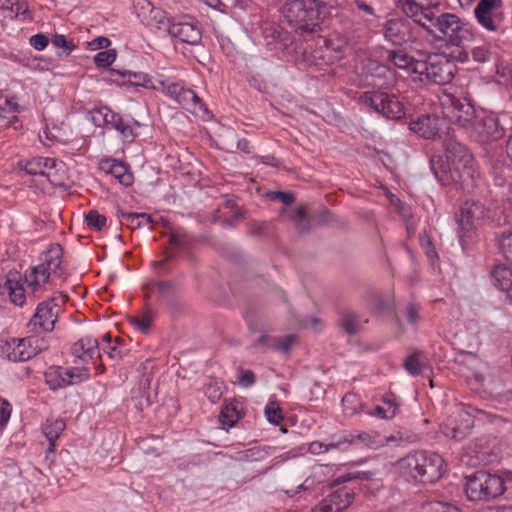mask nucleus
Masks as SVG:
<instances>
[{
    "label": "nucleus",
    "mask_w": 512,
    "mask_h": 512,
    "mask_svg": "<svg viewBox=\"0 0 512 512\" xmlns=\"http://www.w3.org/2000/svg\"><path fill=\"white\" fill-rule=\"evenodd\" d=\"M439 168L440 172L432 161V170L443 185L453 182L464 192L471 193L482 183L472 155L464 145L458 142L450 141L447 144L445 161Z\"/></svg>",
    "instance_id": "1"
},
{
    "label": "nucleus",
    "mask_w": 512,
    "mask_h": 512,
    "mask_svg": "<svg viewBox=\"0 0 512 512\" xmlns=\"http://www.w3.org/2000/svg\"><path fill=\"white\" fill-rule=\"evenodd\" d=\"M456 235L463 251L470 249L478 239L480 227L487 221L500 222L496 208L480 199L464 201L455 213Z\"/></svg>",
    "instance_id": "2"
},
{
    "label": "nucleus",
    "mask_w": 512,
    "mask_h": 512,
    "mask_svg": "<svg viewBox=\"0 0 512 512\" xmlns=\"http://www.w3.org/2000/svg\"><path fill=\"white\" fill-rule=\"evenodd\" d=\"M63 250L59 244L51 245L39 257V263L25 273L28 294L39 298L51 291L64 279Z\"/></svg>",
    "instance_id": "3"
},
{
    "label": "nucleus",
    "mask_w": 512,
    "mask_h": 512,
    "mask_svg": "<svg viewBox=\"0 0 512 512\" xmlns=\"http://www.w3.org/2000/svg\"><path fill=\"white\" fill-rule=\"evenodd\" d=\"M396 470L407 482L432 483L444 473V460L432 452L419 451L401 458Z\"/></svg>",
    "instance_id": "4"
},
{
    "label": "nucleus",
    "mask_w": 512,
    "mask_h": 512,
    "mask_svg": "<svg viewBox=\"0 0 512 512\" xmlns=\"http://www.w3.org/2000/svg\"><path fill=\"white\" fill-rule=\"evenodd\" d=\"M422 27L430 34H439V37L457 48L470 43L474 37L472 26L451 13L437 15L435 12L431 17V23L426 22Z\"/></svg>",
    "instance_id": "5"
},
{
    "label": "nucleus",
    "mask_w": 512,
    "mask_h": 512,
    "mask_svg": "<svg viewBox=\"0 0 512 512\" xmlns=\"http://www.w3.org/2000/svg\"><path fill=\"white\" fill-rule=\"evenodd\" d=\"M495 419L496 416L486 411L464 405H455L442 423L441 431L446 437L460 441L471 432L475 421L492 422Z\"/></svg>",
    "instance_id": "6"
},
{
    "label": "nucleus",
    "mask_w": 512,
    "mask_h": 512,
    "mask_svg": "<svg viewBox=\"0 0 512 512\" xmlns=\"http://www.w3.org/2000/svg\"><path fill=\"white\" fill-rule=\"evenodd\" d=\"M439 103L443 116L452 124L466 131L476 118L471 100L453 87L444 89L439 95Z\"/></svg>",
    "instance_id": "7"
},
{
    "label": "nucleus",
    "mask_w": 512,
    "mask_h": 512,
    "mask_svg": "<svg viewBox=\"0 0 512 512\" xmlns=\"http://www.w3.org/2000/svg\"><path fill=\"white\" fill-rule=\"evenodd\" d=\"M282 15L291 27L303 32H314L320 25V12L313 0H285Z\"/></svg>",
    "instance_id": "8"
},
{
    "label": "nucleus",
    "mask_w": 512,
    "mask_h": 512,
    "mask_svg": "<svg viewBox=\"0 0 512 512\" xmlns=\"http://www.w3.org/2000/svg\"><path fill=\"white\" fill-rule=\"evenodd\" d=\"M502 477L486 471H477L466 477L465 492L471 501H488L505 491Z\"/></svg>",
    "instance_id": "9"
},
{
    "label": "nucleus",
    "mask_w": 512,
    "mask_h": 512,
    "mask_svg": "<svg viewBox=\"0 0 512 512\" xmlns=\"http://www.w3.org/2000/svg\"><path fill=\"white\" fill-rule=\"evenodd\" d=\"M454 66L442 55H431L416 64L415 81L443 85L453 78Z\"/></svg>",
    "instance_id": "10"
},
{
    "label": "nucleus",
    "mask_w": 512,
    "mask_h": 512,
    "mask_svg": "<svg viewBox=\"0 0 512 512\" xmlns=\"http://www.w3.org/2000/svg\"><path fill=\"white\" fill-rule=\"evenodd\" d=\"M66 296L60 294L40 302L35 314L28 322V329L33 333L51 332L65 304Z\"/></svg>",
    "instance_id": "11"
},
{
    "label": "nucleus",
    "mask_w": 512,
    "mask_h": 512,
    "mask_svg": "<svg viewBox=\"0 0 512 512\" xmlns=\"http://www.w3.org/2000/svg\"><path fill=\"white\" fill-rule=\"evenodd\" d=\"M506 115H500L491 111H483L471 123L467 130L480 143H488L501 139L505 134Z\"/></svg>",
    "instance_id": "12"
},
{
    "label": "nucleus",
    "mask_w": 512,
    "mask_h": 512,
    "mask_svg": "<svg viewBox=\"0 0 512 512\" xmlns=\"http://www.w3.org/2000/svg\"><path fill=\"white\" fill-rule=\"evenodd\" d=\"M46 348L45 341L39 336L12 338L1 346L2 353L13 362H23L36 356Z\"/></svg>",
    "instance_id": "13"
},
{
    "label": "nucleus",
    "mask_w": 512,
    "mask_h": 512,
    "mask_svg": "<svg viewBox=\"0 0 512 512\" xmlns=\"http://www.w3.org/2000/svg\"><path fill=\"white\" fill-rule=\"evenodd\" d=\"M361 100L388 119L398 120L405 115L404 105L395 95L367 91L361 96Z\"/></svg>",
    "instance_id": "14"
},
{
    "label": "nucleus",
    "mask_w": 512,
    "mask_h": 512,
    "mask_svg": "<svg viewBox=\"0 0 512 512\" xmlns=\"http://www.w3.org/2000/svg\"><path fill=\"white\" fill-rule=\"evenodd\" d=\"M159 84V89L164 95L173 99L184 108L189 109L194 113L202 109L205 110L201 99L193 90L185 87L182 81L166 79L160 81Z\"/></svg>",
    "instance_id": "15"
},
{
    "label": "nucleus",
    "mask_w": 512,
    "mask_h": 512,
    "mask_svg": "<svg viewBox=\"0 0 512 512\" xmlns=\"http://www.w3.org/2000/svg\"><path fill=\"white\" fill-rule=\"evenodd\" d=\"M44 376L49 388L57 390L86 381L89 379L90 374L85 368L67 369L60 366H51L46 370Z\"/></svg>",
    "instance_id": "16"
},
{
    "label": "nucleus",
    "mask_w": 512,
    "mask_h": 512,
    "mask_svg": "<svg viewBox=\"0 0 512 512\" xmlns=\"http://www.w3.org/2000/svg\"><path fill=\"white\" fill-rule=\"evenodd\" d=\"M396 6L414 22L423 26L431 23V17L438 12L440 0H393Z\"/></svg>",
    "instance_id": "17"
},
{
    "label": "nucleus",
    "mask_w": 512,
    "mask_h": 512,
    "mask_svg": "<svg viewBox=\"0 0 512 512\" xmlns=\"http://www.w3.org/2000/svg\"><path fill=\"white\" fill-rule=\"evenodd\" d=\"M367 86L375 88H389L396 84V73L390 66L381 64L375 60H368L362 68Z\"/></svg>",
    "instance_id": "18"
},
{
    "label": "nucleus",
    "mask_w": 512,
    "mask_h": 512,
    "mask_svg": "<svg viewBox=\"0 0 512 512\" xmlns=\"http://www.w3.org/2000/svg\"><path fill=\"white\" fill-rule=\"evenodd\" d=\"M136 9L138 18L150 30L168 32L172 22L161 8L153 6L147 0H139Z\"/></svg>",
    "instance_id": "19"
},
{
    "label": "nucleus",
    "mask_w": 512,
    "mask_h": 512,
    "mask_svg": "<svg viewBox=\"0 0 512 512\" xmlns=\"http://www.w3.org/2000/svg\"><path fill=\"white\" fill-rule=\"evenodd\" d=\"M502 0H479L474 13L478 23L488 31H496L502 23Z\"/></svg>",
    "instance_id": "20"
},
{
    "label": "nucleus",
    "mask_w": 512,
    "mask_h": 512,
    "mask_svg": "<svg viewBox=\"0 0 512 512\" xmlns=\"http://www.w3.org/2000/svg\"><path fill=\"white\" fill-rule=\"evenodd\" d=\"M382 57L390 65L411 76L415 81L416 64H420L421 60L415 59L410 53L403 49L385 50Z\"/></svg>",
    "instance_id": "21"
},
{
    "label": "nucleus",
    "mask_w": 512,
    "mask_h": 512,
    "mask_svg": "<svg viewBox=\"0 0 512 512\" xmlns=\"http://www.w3.org/2000/svg\"><path fill=\"white\" fill-rule=\"evenodd\" d=\"M353 499V490L344 486L328 495L320 504V510L322 512H343L351 505Z\"/></svg>",
    "instance_id": "22"
},
{
    "label": "nucleus",
    "mask_w": 512,
    "mask_h": 512,
    "mask_svg": "<svg viewBox=\"0 0 512 512\" xmlns=\"http://www.w3.org/2000/svg\"><path fill=\"white\" fill-rule=\"evenodd\" d=\"M179 41L196 45L201 41L200 28L192 22H172L167 32Z\"/></svg>",
    "instance_id": "23"
},
{
    "label": "nucleus",
    "mask_w": 512,
    "mask_h": 512,
    "mask_svg": "<svg viewBox=\"0 0 512 512\" xmlns=\"http://www.w3.org/2000/svg\"><path fill=\"white\" fill-rule=\"evenodd\" d=\"M72 354L82 363H88L95 356L100 357V341L92 336H85L74 343Z\"/></svg>",
    "instance_id": "24"
},
{
    "label": "nucleus",
    "mask_w": 512,
    "mask_h": 512,
    "mask_svg": "<svg viewBox=\"0 0 512 512\" xmlns=\"http://www.w3.org/2000/svg\"><path fill=\"white\" fill-rule=\"evenodd\" d=\"M409 35L408 23L401 18L387 20L384 26V37L394 45H400L406 41Z\"/></svg>",
    "instance_id": "25"
},
{
    "label": "nucleus",
    "mask_w": 512,
    "mask_h": 512,
    "mask_svg": "<svg viewBox=\"0 0 512 512\" xmlns=\"http://www.w3.org/2000/svg\"><path fill=\"white\" fill-rule=\"evenodd\" d=\"M381 402V405L376 406L367 413L372 417L385 420L392 419L399 413L401 401L394 394H385Z\"/></svg>",
    "instance_id": "26"
},
{
    "label": "nucleus",
    "mask_w": 512,
    "mask_h": 512,
    "mask_svg": "<svg viewBox=\"0 0 512 512\" xmlns=\"http://www.w3.org/2000/svg\"><path fill=\"white\" fill-rule=\"evenodd\" d=\"M409 128L425 139H433L438 133V119L430 115H421L412 120Z\"/></svg>",
    "instance_id": "27"
},
{
    "label": "nucleus",
    "mask_w": 512,
    "mask_h": 512,
    "mask_svg": "<svg viewBox=\"0 0 512 512\" xmlns=\"http://www.w3.org/2000/svg\"><path fill=\"white\" fill-rule=\"evenodd\" d=\"M353 439L346 435L333 436L327 443L313 441L308 445V451L314 455H320L330 450H346L349 448Z\"/></svg>",
    "instance_id": "28"
},
{
    "label": "nucleus",
    "mask_w": 512,
    "mask_h": 512,
    "mask_svg": "<svg viewBox=\"0 0 512 512\" xmlns=\"http://www.w3.org/2000/svg\"><path fill=\"white\" fill-rule=\"evenodd\" d=\"M0 293L9 297L10 301L22 306L25 303V289L16 275H10L4 283L0 285Z\"/></svg>",
    "instance_id": "29"
},
{
    "label": "nucleus",
    "mask_w": 512,
    "mask_h": 512,
    "mask_svg": "<svg viewBox=\"0 0 512 512\" xmlns=\"http://www.w3.org/2000/svg\"><path fill=\"white\" fill-rule=\"evenodd\" d=\"M492 278L495 287L504 292L512 302V268L506 265H497L493 270Z\"/></svg>",
    "instance_id": "30"
},
{
    "label": "nucleus",
    "mask_w": 512,
    "mask_h": 512,
    "mask_svg": "<svg viewBox=\"0 0 512 512\" xmlns=\"http://www.w3.org/2000/svg\"><path fill=\"white\" fill-rule=\"evenodd\" d=\"M349 11L355 19H358L366 26L371 25L377 19L375 9L364 0H353L350 2Z\"/></svg>",
    "instance_id": "31"
},
{
    "label": "nucleus",
    "mask_w": 512,
    "mask_h": 512,
    "mask_svg": "<svg viewBox=\"0 0 512 512\" xmlns=\"http://www.w3.org/2000/svg\"><path fill=\"white\" fill-rule=\"evenodd\" d=\"M56 166V161L48 157H35L25 164V171L30 175L49 177V171Z\"/></svg>",
    "instance_id": "32"
},
{
    "label": "nucleus",
    "mask_w": 512,
    "mask_h": 512,
    "mask_svg": "<svg viewBox=\"0 0 512 512\" xmlns=\"http://www.w3.org/2000/svg\"><path fill=\"white\" fill-rule=\"evenodd\" d=\"M118 218L120 219L122 225H126L132 230L148 226L152 223V217L147 213L120 211L118 213Z\"/></svg>",
    "instance_id": "33"
},
{
    "label": "nucleus",
    "mask_w": 512,
    "mask_h": 512,
    "mask_svg": "<svg viewBox=\"0 0 512 512\" xmlns=\"http://www.w3.org/2000/svg\"><path fill=\"white\" fill-rule=\"evenodd\" d=\"M65 429V422L62 419H48L43 425V433L49 441L48 453L55 450V442Z\"/></svg>",
    "instance_id": "34"
},
{
    "label": "nucleus",
    "mask_w": 512,
    "mask_h": 512,
    "mask_svg": "<svg viewBox=\"0 0 512 512\" xmlns=\"http://www.w3.org/2000/svg\"><path fill=\"white\" fill-rule=\"evenodd\" d=\"M139 127L140 123L138 121L123 118L122 121H120L119 127H115L114 130L119 133L124 142L132 143L137 137L136 130Z\"/></svg>",
    "instance_id": "35"
},
{
    "label": "nucleus",
    "mask_w": 512,
    "mask_h": 512,
    "mask_svg": "<svg viewBox=\"0 0 512 512\" xmlns=\"http://www.w3.org/2000/svg\"><path fill=\"white\" fill-rule=\"evenodd\" d=\"M283 213L287 217L295 222L297 229L300 231H306L309 229V219L307 218L304 207H291L283 210Z\"/></svg>",
    "instance_id": "36"
},
{
    "label": "nucleus",
    "mask_w": 512,
    "mask_h": 512,
    "mask_svg": "<svg viewBox=\"0 0 512 512\" xmlns=\"http://www.w3.org/2000/svg\"><path fill=\"white\" fill-rule=\"evenodd\" d=\"M109 172L119 181L120 184L124 186H129L133 183V175L121 162L112 160L109 164Z\"/></svg>",
    "instance_id": "37"
},
{
    "label": "nucleus",
    "mask_w": 512,
    "mask_h": 512,
    "mask_svg": "<svg viewBox=\"0 0 512 512\" xmlns=\"http://www.w3.org/2000/svg\"><path fill=\"white\" fill-rule=\"evenodd\" d=\"M121 340L116 337L114 342L109 333L103 335L102 340L100 342V352L106 353L111 359L121 358L123 353L122 350L117 346Z\"/></svg>",
    "instance_id": "38"
},
{
    "label": "nucleus",
    "mask_w": 512,
    "mask_h": 512,
    "mask_svg": "<svg viewBox=\"0 0 512 512\" xmlns=\"http://www.w3.org/2000/svg\"><path fill=\"white\" fill-rule=\"evenodd\" d=\"M341 326L349 335L357 334L362 328L360 318L353 312H345L341 317Z\"/></svg>",
    "instance_id": "39"
},
{
    "label": "nucleus",
    "mask_w": 512,
    "mask_h": 512,
    "mask_svg": "<svg viewBox=\"0 0 512 512\" xmlns=\"http://www.w3.org/2000/svg\"><path fill=\"white\" fill-rule=\"evenodd\" d=\"M500 253L512 261V230L503 231L496 238Z\"/></svg>",
    "instance_id": "40"
},
{
    "label": "nucleus",
    "mask_w": 512,
    "mask_h": 512,
    "mask_svg": "<svg viewBox=\"0 0 512 512\" xmlns=\"http://www.w3.org/2000/svg\"><path fill=\"white\" fill-rule=\"evenodd\" d=\"M152 321L153 315L149 310H145L130 318L132 326L141 333H147L149 331Z\"/></svg>",
    "instance_id": "41"
},
{
    "label": "nucleus",
    "mask_w": 512,
    "mask_h": 512,
    "mask_svg": "<svg viewBox=\"0 0 512 512\" xmlns=\"http://www.w3.org/2000/svg\"><path fill=\"white\" fill-rule=\"evenodd\" d=\"M220 422L223 426L233 427L239 419L237 408L233 404L226 405L220 413Z\"/></svg>",
    "instance_id": "42"
},
{
    "label": "nucleus",
    "mask_w": 512,
    "mask_h": 512,
    "mask_svg": "<svg viewBox=\"0 0 512 512\" xmlns=\"http://www.w3.org/2000/svg\"><path fill=\"white\" fill-rule=\"evenodd\" d=\"M85 221H86L87 226L90 229L95 230V231L102 230L106 226V223H107L106 217L101 215L96 210L89 211L85 217Z\"/></svg>",
    "instance_id": "43"
},
{
    "label": "nucleus",
    "mask_w": 512,
    "mask_h": 512,
    "mask_svg": "<svg viewBox=\"0 0 512 512\" xmlns=\"http://www.w3.org/2000/svg\"><path fill=\"white\" fill-rule=\"evenodd\" d=\"M265 416L269 423L278 425L282 420V412L279 405L273 401L269 400L265 406Z\"/></svg>",
    "instance_id": "44"
},
{
    "label": "nucleus",
    "mask_w": 512,
    "mask_h": 512,
    "mask_svg": "<svg viewBox=\"0 0 512 512\" xmlns=\"http://www.w3.org/2000/svg\"><path fill=\"white\" fill-rule=\"evenodd\" d=\"M422 512H462L459 508L449 503L439 501L428 502L422 505Z\"/></svg>",
    "instance_id": "45"
},
{
    "label": "nucleus",
    "mask_w": 512,
    "mask_h": 512,
    "mask_svg": "<svg viewBox=\"0 0 512 512\" xmlns=\"http://www.w3.org/2000/svg\"><path fill=\"white\" fill-rule=\"evenodd\" d=\"M419 354L415 353L408 356L404 362L405 369L413 376L421 374L425 367V364L418 358Z\"/></svg>",
    "instance_id": "46"
},
{
    "label": "nucleus",
    "mask_w": 512,
    "mask_h": 512,
    "mask_svg": "<svg viewBox=\"0 0 512 512\" xmlns=\"http://www.w3.org/2000/svg\"><path fill=\"white\" fill-rule=\"evenodd\" d=\"M116 56L114 49L101 51L94 56V63L98 68H106L116 60Z\"/></svg>",
    "instance_id": "47"
},
{
    "label": "nucleus",
    "mask_w": 512,
    "mask_h": 512,
    "mask_svg": "<svg viewBox=\"0 0 512 512\" xmlns=\"http://www.w3.org/2000/svg\"><path fill=\"white\" fill-rule=\"evenodd\" d=\"M5 3L10 4V10L15 14L16 18H30V11L26 0H5Z\"/></svg>",
    "instance_id": "48"
},
{
    "label": "nucleus",
    "mask_w": 512,
    "mask_h": 512,
    "mask_svg": "<svg viewBox=\"0 0 512 512\" xmlns=\"http://www.w3.org/2000/svg\"><path fill=\"white\" fill-rule=\"evenodd\" d=\"M108 111L109 108L107 106H102L93 109L92 111H90L89 114L91 122L97 127L105 126L107 122L106 112Z\"/></svg>",
    "instance_id": "49"
},
{
    "label": "nucleus",
    "mask_w": 512,
    "mask_h": 512,
    "mask_svg": "<svg viewBox=\"0 0 512 512\" xmlns=\"http://www.w3.org/2000/svg\"><path fill=\"white\" fill-rule=\"evenodd\" d=\"M29 43L37 51H43L47 47L49 40L44 34H35L30 37Z\"/></svg>",
    "instance_id": "50"
},
{
    "label": "nucleus",
    "mask_w": 512,
    "mask_h": 512,
    "mask_svg": "<svg viewBox=\"0 0 512 512\" xmlns=\"http://www.w3.org/2000/svg\"><path fill=\"white\" fill-rule=\"evenodd\" d=\"M237 382L239 386L248 388L255 383V375L251 370H245L239 375Z\"/></svg>",
    "instance_id": "51"
},
{
    "label": "nucleus",
    "mask_w": 512,
    "mask_h": 512,
    "mask_svg": "<svg viewBox=\"0 0 512 512\" xmlns=\"http://www.w3.org/2000/svg\"><path fill=\"white\" fill-rule=\"evenodd\" d=\"M52 44L57 48H63L68 52L74 49V45L67 41L66 37L62 34H55L51 39Z\"/></svg>",
    "instance_id": "52"
},
{
    "label": "nucleus",
    "mask_w": 512,
    "mask_h": 512,
    "mask_svg": "<svg viewBox=\"0 0 512 512\" xmlns=\"http://www.w3.org/2000/svg\"><path fill=\"white\" fill-rule=\"evenodd\" d=\"M205 393L212 402L217 401L222 395L221 383L207 385Z\"/></svg>",
    "instance_id": "53"
},
{
    "label": "nucleus",
    "mask_w": 512,
    "mask_h": 512,
    "mask_svg": "<svg viewBox=\"0 0 512 512\" xmlns=\"http://www.w3.org/2000/svg\"><path fill=\"white\" fill-rule=\"evenodd\" d=\"M295 340L296 337L294 335H288L275 343L276 349L283 353H287L292 347Z\"/></svg>",
    "instance_id": "54"
},
{
    "label": "nucleus",
    "mask_w": 512,
    "mask_h": 512,
    "mask_svg": "<svg viewBox=\"0 0 512 512\" xmlns=\"http://www.w3.org/2000/svg\"><path fill=\"white\" fill-rule=\"evenodd\" d=\"M111 42L108 38L100 36L89 42L90 50L105 49L110 46Z\"/></svg>",
    "instance_id": "55"
},
{
    "label": "nucleus",
    "mask_w": 512,
    "mask_h": 512,
    "mask_svg": "<svg viewBox=\"0 0 512 512\" xmlns=\"http://www.w3.org/2000/svg\"><path fill=\"white\" fill-rule=\"evenodd\" d=\"M107 122L106 126H110L112 129L115 127H119L120 121H122L123 117L120 114L113 112L110 108L109 111L106 112Z\"/></svg>",
    "instance_id": "56"
},
{
    "label": "nucleus",
    "mask_w": 512,
    "mask_h": 512,
    "mask_svg": "<svg viewBox=\"0 0 512 512\" xmlns=\"http://www.w3.org/2000/svg\"><path fill=\"white\" fill-rule=\"evenodd\" d=\"M0 108L3 110H8L10 112H20L21 108L18 103L13 99L5 98L3 103L0 104Z\"/></svg>",
    "instance_id": "57"
},
{
    "label": "nucleus",
    "mask_w": 512,
    "mask_h": 512,
    "mask_svg": "<svg viewBox=\"0 0 512 512\" xmlns=\"http://www.w3.org/2000/svg\"><path fill=\"white\" fill-rule=\"evenodd\" d=\"M472 55L477 62H485L488 59L489 53L484 47H476L472 50Z\"/></svg>",
    "instance_id": "58"
},
{
    "label": "nucleus",
    "mask_w": 512,
    "mask_h": 512,
    "mask_svg": "<svg viewBox=\"0 0 512 512\" xmlns=\"http://www.w3.org/2000/svg\"><path fill=\"white\" fill-rule=\"evenodd\" d=\"M405 314L407 321L412 325H416V323L418 322V310L416 309V307L413 305L408 306Z\"/></svg>",
    "instance_id": "59"
},
{
    "label": "nucleus",
    "mask_w": 512,
    "mask_h": 512,
    "mask_svg": "<svg viewBox=\"0 0 512 512\" xmlns=\"http://www.w3.org/2000/svg\"><path fill=\"white\" fill-rule=\"evenodd\" d=\"M346 436H348L349 438L353 439V443L356 442V440L360 441V442H363L365 443L366 445H369V446H372L373 443L371 442V436L368 434V433H365V432H362V433H359L357 434L356 436L352 435V434H345Z\"/></svg>",
    "instance_id": "60"
},
{
    "label": "nucleus",
    "mask_w": 512,
    "mask_h": 512,
    "mask_svg": "<svg viewBox=\"0 0 512 512\" xmlns=\"http://www.w3.org/2000/svg\"><path fill=\"white\" fill-rule=\"evenodd\" d=\"M273 198L280 200L286 205H289L293 202L294 197L292 193H286V192H275L273 194Z\"/></svg>",
    "instance_id": "61"
},
{
    "label": "nucleus",
    "mask_w": 512,
    "mask_h": 512,
    "mask_svg": "<svg viewBox=\"0 0 512 512\" xmlns=\"http://www.w3.org/2000/svg\"><path fill=\"white\" fill-rule=\"evenodd\" d=\"M455 58H456L459 62L464 63V62H466V61L468 60L469 56H468V53H467L466 51H464V50H459V51H458V55H457V56H455Z\"/></svg>",
    "instance_id": "62"
},
{
    "label": "nucleus",
    "mask_w": 512,
    "mask_h": 512,
    "mask_svg": "<svg viewBox=\"0 0 512 512\" xmlns=\"http://www.w3.org/2000/svg\"><path fill=\"white\" fill-rule=\"evenodd\" d=\"M314 2L316 0H313ZM344 0H321V2L329 5L330 7H338L343 3Z\"/></svg>",
    "instance_id": "63"
},
{
    "label": "nucleus",
    "mask_w": 512,
    "mask_h": 512,
    "mask_svg": "<svg viewBox=\"0 0 512 512\" xmlns=\"http://www.w3.org/2000/svg\"><path fill=\"white\" fill-rule=\"evenodd\" d=\"M9 126L13 127L15 130L19 129L21 127V123L19 122V119L16 116H13L9 122Z\"/></svg>",
    "instance_id": "64"
}]
</instances>
